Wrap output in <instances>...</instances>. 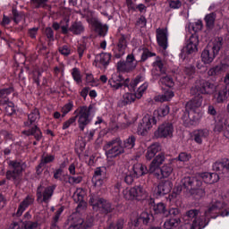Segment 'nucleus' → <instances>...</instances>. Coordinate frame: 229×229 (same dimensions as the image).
<instances>
[{"label":"nucleus","instance_id":"1","mask_svg":"<svg viewBox=\"0 0 229 229\" xmlns=\"http://www.w3.org/2000/svg\"><path fill=\"white\" fill-rule=\"evenodd\" d=\"M214 90V84L205 80H199L191 89V94L195 96L193 99L186 104V110H199L203 103L201 94H210Z\"/></svg>","mask_w":229,"mask_h":229},{"label":"nucleus","instance_id":"2","mask_svg":"<svg viewBox=\"0 0 229 229\" xmlns=\"http://www.w3.org/2000/svg\"><path fill=\"white\" fill-rule=\"evenodd\" d=\"M144 77L138 76L131 82H130V79L123 78V75L119 72H115L111 75V78L108 81V84L110 85L113 90H119L121 87H124V89H128L131 92L135 90V87L139 85L140 81H142Z\"/></svg>","mask_w":229,"mask_h":229},{"label":"nucleus","instance_id":"3","mask_svg":"<svg viewBox=\"0 0 229 229\" xmlns=\"http://www.w3.org/2000/svg\"><path fill=\"white\" fill-rule=\"evenodd\" d=\"M223 47V38H214L208 47L202 51L201 59L204 64H212L214 58L219 55Z\"/></svg>","mask_w":229,"mask_h":229},{"label":"nucleus","instance_id":"4","mask_svg":"<svg viewBox=\"0 0 229 229\" xmlns=\"http://www.w3.org/2000/svg\"><path fill=\"white\" fill-rule=\"evenodd\" d=\"M75 114L76 115L74 117L75 119L78 118L79 128L81 131H83L85 126L90 124L92 117H94V114H96V109H94V106H82L75 111Z\"/></svg>","mask_w":229,"mask_h":229},{"label":"nucleus","instance_id":"5","mask_svg":"<svg viewBox=\"0 0 229 229\" xmlns=\"http://www.w3.org/2000/svg\"><path fill=\"white\" fill-rule=\"evenodd\" d=\"M103 149L106 151V155L108 158H115L124 153L123 141L119 138L106 141Z\"/></svg>","mask_w":229,"mask_h":229},{"label":"nucleus","instance_id":"6","mask_svg":"<svg viewBox=\"0 0 229 229\" xmlns=\"http://www.w3.org/2000/svg\"><path fill=\"white\" fill-rule=\"evenodd\" d=\"M8 165L11 170L6 172V179L7 180H19L21 178V174H22V171L26 169V165L21 161L11 160L8 162Z\"/></svg>","mask_w":229,"mask_h":229},{"label":"nucleus","instance_id":"7","mask_svg":"<svg viewBox=\"0 0 229 229\" xmlns=\"http://www.w3.org/2000/svg\"><path fill=\"white\" fill-rule=\"evenodd\" d=\"M148 89V83H143L136 91L135 94L126 92L125 94L123 95L121 100L119 101L118 105L119 106H126L128 105H131V103L135 102V98L140 99L142 98V94L146 92Z\"/></svg>","mask_w":229,"mask_h":229},{"label":"nucleus","instance_id":"8","mask_svg":"<svg viewBox=\"0 0 229 229\" xmlns=\"http://www.w3.org/2000/svg\"><path fill=\"white\" fill-rule=\"evenodd\" d=\"M89 204L93 207L94 210H100L101 212H104V214L114 212V208L110 202L105 200V199H100L96 195H90Z\"/></svg>","mask_w":229,"mask_h":229},{"label":"nucleus","instance_id":"9","mask_svg":"<svg viewBox=\"0 0 229 229\" xmlns=\"http://www.w3.org/2000/svg\"><path fill=\"white\" fill-rule=\"evenodd\" d=\"M124 199L128 201H133V199H139V198H146L148 193L141 186H135L132 188H126L123 191Z\"/></svg>","mask_w":229,"mask_h":229},{"label":"nucleus","instance_id":"10","mask_svg":"<svg viewBox=\"0 0 229 229\" xmlns=\"http://www.w3.org/2000/svg\"><path fill=\"white\" fill-rule=\"evenodd\" d=\"M54 192V186H46L44 183L40 184L37 190L38 201H39V203H49L51 198H53Z\"/></svg>","mask_w":229,"mask_h":229},{"label":"nucleus","instance_id":"11","mask_svg":"<svg viewBox=\"0 0 229 229\" xmlns=\"http://www.w3.org/2000/svg\"><path fill=\"white\" fill-rule=\"evenodd\" d=\"M153 124H157V121L155 120V117L149 114L145 115L138 125V129H137L138 135H141L142 137H144L145 135H148V131L151 130V128L153 127Z\"/></svg>","mask_w":229,"mask_h":229},{"label":"nucleus","instance_id":"12","mask_svg":"<svg viewBox=\"0 0 229 229\" xmlns=\"http://www.w3.org/2000/svg\"><path fill=\"white\" fill-rule=\"evenodd\" d=\"M137 67V60L133 54H130L126 57V62L120 61L117 63V71L119 72H131Z\"/></svg>","mask_w":229,"mask_h":229},{"label":"nucleus","instance_id":"13","mask_svg":"<svg viewBox=\"0 0 229 229\" xmlns=\"http://www.w3.org/2000/svg\"><path fill=\"white\" fill-rule=\"evenodd\" d=\"M174 131V127H173V123H165L157 128L154 135L157 139H171V137H173Z\"/></svg>","mask_w":229,"mask_h":229},{"label":"nucleus","instance_id":"14","mask_svg":"<svg viewBox=\"0 0 229 229\" xmlns=\"http://www.w3.org/2000/svg\"><path fill=\"white\" fill-rule=\"evenodd\" d=\"M203 182L197 179L196 177L186 176L181 180V187L186 189L190 192L192 189H198L201 187Z\"/></svg>","mask_w":229,"mask_h":229},{"label":"nucleus","instance_id":"15","mask_svg":"<svg viewBox=\"0 0 229 229\" xmlns=\"http://www.w3.org/2000/svg\"><path fill=\"white\" fill-rule=\"evenodd\" d=\"M213 171H216L220 176H229V159H222L213 164Z\"/></svg>","mask_w":229,"mask_h":229},{"label":"nucleus","instance_id":"16","mask_svg":"<svg viewBox=\"0 0 229 229\" xmlns=\"http://www.w3.org/2000/svg\"><path fill=\"white\" fill-rule=\"evenodd\" d=\"M164 162H165V155H164V153L156 156L149 165L148 172L150 174H157V173L160 171V166Z\"/></svg>","mask_w":229,"mask_h":229},{"label":"nucleus","instance_id":"17","mask_svg":"<svg viewBox=\"0 0 229 229\" xmlns=\"http://www.w3.org/2000/svg\"><path fill=\"white\" fill-rule=\"evenodd\" d=\"M126 47H128V36L121 35L115 49V58H121V56H123Z\"/></svg>","mask_w":229,"mask_h":229},{"label":"nucleus","instance_id":"18","mask_svg":"<svg viewBox=\"0 0 229 229\" xmlns=\"http://www.w3.org/2000/svg\"><path fill=\"white\" fill-rule=\"evenodd\" d=\"M198 44H199V39H198V36L191 35L186 42V53H188V55H192V53H196V51H198Z\"/></svg>","mask_w":229,"mask_h":229},{"label":"nucleus","instance_id":"19","mask_svg":"<svg viewBox=\"0 0 229 229\" xmlns=\"http://www.w3.org/2000/svg\"><path fill=\"white\" fill-rule=\"evenodd\" d=\"M89 23L94 28L95 31L101 37H105L108 31V27L100 23L99 20L92 18L89 20Z\"/></svg>","mask_w":229,"mask_h":229},{"label":"nucleus","instance_id":"20","mask_svg":"<svg viewBox=\"0 0 229 229\" xmlns=\"http://www.w3.org/2000/svg\"><path fill=\"white\" fill-rule=\"evenodd\" d=\"M214 99L216 103H225L226 99H228V87L222 86L219 89H217L214 94Z\"/></svg>","mask_w":229,"mask_h":229},{"label":"nucleus","instance_id":"21","mask_svg":"<svg viewBox=\"0 0 229 229\" xmlns=\"http://www.w3.org/2000/svg\"><path fill=\"white\" fill-rule=\"evenodd\" d=\"M156 33L158 46L165 49L167 47V29H157Z\"/></svg>","mask_w":229,"mask_h":229},{"label":"nucleus","instance_id":"22","mask_svg":"<svg viewBox=\"0 0 229 229\" xmlns=\"http://www.w3.org/2000/svg\"><path fill=\"white\" fill-rule=\"evenodd\" d=\"M188 117L190 119V124L196 126L201 121V117H203V111L201 109L190 110L188 111Z\"/></svg>","mask_w":229,"mask_h":229},{"label":"nucleus","instance_id":"23","mask_svg":"<svg viewBox=\"0 0 229 229\" xmlns=\"http://www.w3.org/2000/svg\"><path fill=\"white\" fill-rule=\"evenodd\" d=\"M156 178H169L173 174V166L171 165L165 164L162 167H159V171L157 174H152Z\"/></svg>","mask_w":229,"mask_h":229},{"label":"nucleus","instance_id":"24","mask_svg":"<svg viewBox=\"0 0 229 229\" xmlns=\"http://www.w3.org/2000/svg\"><path fill=\"white\" fill-rule=\"evenodd\" d=\"M35 198L31 195H28L20 204L16 215L19 216H22L24 210H26L30 205H33Z\"/></svg>","mask_w":229,"mask_h":229},{"label":"nucleus","instance_id":"25","mask_svg":"<svg viewBox=\"0 0 229 229\" xmlns=\"http://www.w3.org/2000/svg\"><path fill=\"white\" fill-rule=\"evenodd\" d=\"M83 196H85V191L81 188H78L73 193V200L75 201V203H79L77 208H81V207L85 208V207L87 206V204L83 201Z\"/></svg>","mask_w":229,"mask_h":229},{"label":"nucleus","instance_id":"26","mask_svg":"<svg viewBox=\"0 0 229 229\" xmlns=\"http://www.w3.org/2000/svg\"><path fill=\"white\" fill-rule=\"evenodd\" d=\"M210 132L207 129L197 130L193 133V139L197 144H203V140L208 137Z\"/></svg>","mask_w":229,"mask_h":229},{"label":"nucleus","instance_id":"27","mask_svg":"<svg viewBox=\"0 0 229 229\" xmlns=\"http://www.w3.org/2000/svg\"><path fill=\"white\" fill-rule=\"evenodd\" d=\"M173 184H171V182H163L158 184L157 189V194H158V196H165V194H169V192H171Z\"/></svg>","mask_w":229,"mask_h":229},{"label":"nucleus","instance_id":"28","mask_svg":"<svg viewBox=\"0 0 229 229\" xmlns=\"http://www.w3.org/2000/svg\"><path fill=\"white\" fill-rule=\"evenodd\" d=\"M158 151H162V147H160V144L154 143L150 145L146 153V158L147 160H151L152 158H155V155L158 153Z\"/></svg>","mask_w":229,"mask_h":229},{"label":"nucleus","instance_id":"29","mask_svg":"<svg viewBox=\"0 0 229 229\" xmlns=\"http://www.w3.org/2000/svg\"><path fill=\"white\" fill-rule=\"evenodd\" d=\"M39 119H40V113L38 112V109H34L28 115V121L25 122V126H30V124H37Z\"/></svg>","mask_w":229,"mask_h":229},{"label":"nucleus","instance_id":"30","mask_svg":"<svg viewBox=\"0 0 229 229\" xmlns=\"http://www.w3.org/2000/svg\"><path fill=\"white\" fill-rule=\"evenodd\" d=\"M132 171H133V174H134V176H136V178H139V176H144V174H148V168L140 163H136L132 166Z\"/></svg>","mask_w":229,"mask_h":229},{"label":"nucleus","instance_id":"31","mask_svg":"<svg viewBox=\"0 0 229 229\" xmlns=\"http://www.w3.org/2000/svg\"><path fill=\"white\" fill-rule=\"evenodd\" d=\"M55 157L53 155L49 154H43L41 157V162L37 167V173H42V167L46 165V164H51V162H54Z\"/></svg>","mask_w":229,"mask_h":229},{"label":"nucleus","instance_id":"32","mask_svg":"<svg viewBox=\"0 0 229 229\" xmlns=\"http://www.w3.org/2000/svg\"><path fill=\"white\" fill-rule=\"evenodd\" d=\"M229 65L226 64H222L220 65H217L216 67H213L208 71V74L209 76H217V74H221V72L226 71L228 69Z\"/></svg>","mask_w":229,"mask_h":229},{"label":"nucleus","instance_id":"33","mask_svg":"<svg viewBox=\"0 0 229 229\" xmlns=\"http://www.w3.org/2000/svg\"><path fill=\"white\" fill-rule=\"evenodd\" d=\"M174 98V93L172 90H167L162 95H157L154 98V100L157 103H164V101H169Z\"/></svg>","mask_w":229,"mask_h":229},{"label":"nucleus","instance_id":"34","mask_svg":"<svg viewBox=\"0 0 229 229\" xmlns=\"http://www.w3.org/2000/svg\"><path fill=\"white\" fill-rule=\"evenodd\" d=\"M69 30L74 35H81L85 31V27H83V23L81 21H76L72 24Z\"/></svg>","mask_w":229,"mask_h":229},{"label":"nucleus","instance_id":"35","mask_svg":"<svg viewBox=\"0 0 229 229\" xmlns=\"http://www.w3.org/2000/svg\"><path fill=\"white\" fill-rule=\"evenodd\" d=\"M111 55L108 53H102L96 56L95 62L100 64V65H106L110 64Z\"/></svg>","mask_w":229,"mask_h":229},{"label":"nucleus","instance_id":"36","mask_svg":"<svg viewBox=\"0 0 229 229\" xmlns=\"http://www.w3.org/2000/svg\"><path fill=\"white\" fill-rule=\"evenodd\" d=\"M22 133H24V135H33L36 140H40V139H42V131L37 126L29 131H23Z\"/></svg>","mask_w":229,"mask_h":229},{"label":"nucleus","instance_id":"37","mask_svg":"<svg viewBox=\"0 0 229 229\" xmlns=\"http://www.w3.org/2000/svg\"><path fill=\"white\" fill-rule=\"evenodd\" d=\"M182 223V220L180 218H171L165 222L164 227L165 229H174L176 228Z\"/></svg>","mask_w":229,"mask_h":229},{"label":"nucleus","instance_id":"38","mask_svg":"<svg viewBox=\"0 0 229 229\" xmlns=\"http://www.w3.org/2000/svg\"><path fill=\"white\" fill-rule=\"evenodd\" d=\"M12 92V89H1L0 90V105H7L9 99L8 95H10Z\"/></svg>","mask_w":229,"mask_h":229},{"label":"nucleus","instance_id":"39","mask_svg":"<svg viewBox=\"0 0 229 229\" xmlns=\"http://www.w3.org/2000/svg\"><path fill=\"white\" fill-rule=\"evenodd\" d=\"M93 178H104L106 179V167L100 166L95 169Z\"/></svg>","mask_w":229,"mask_h":229},{"label":"nucleus","instance_id":"40","mask_svg":"<svg viewBox=\"0 0 229 229\" xmlns=\"http://www.w3.org/2000/svg\"><path fill=\"white\" fill-rule=\"evenodd\" d=\"M190 194H191V196H194L196 199H199L203 198V196H205V190L201 187H197L196 189H192L190 191Z\"/></svg>","mask_w":229,"mask_h":229},{"label":"nucleus","instance_id":"41","mask_svg":"<svg viewBox=\"0 0 229 229\" xmlns=\"http://www.w3.org/2000/svg\"><path fill=\"white\" fill-rule=\"evenodd\" d=\"M160 83L161 85H165V87H174V81H173V78L171 76H163L160 78Z\"/></svg>","mask_w":229,"mask_h":229},{"label":"nucleus","instance_id":"42","mask_svg":"<svg viewBox=\"0 0 229 229\" xmlns=\"http://www.w3.org/2000/svg\"><path fill=\"white\" fill-rule=\"evenodd\" d=\"M135 146V137L131 136L128 139H126L123 142V149H131Z\"/></svg>","mask_w":229,"mask_h":229},{"label":"nucleus","instance_id":"43","mask_svg":"<svg viewBox=\"0 0 229 229\" xmlns=\"http://www.w3.org/2000/svg\"><path fill=\"white\" fill-rule=\"evenodd\" d=\"M22 228L23 229H37V228H38V222L26 220L22 223Z\"/></svg>","mask_w":229,"mask_h":229},{"label":"nucleus","instance_id":"44","mask_svg":"<svg viewBox=\"0 0 229 229\" xmlns=\"http://www.w3.org/2000/svg\"><path fill=\"white\" fill-rule=\"evenodd\" d=\"M205 22L208 28H212L214 26V22H216V13H211L205 16Z\"/></svg>","mask_w":229,"mask_h":229},{"label":"nucleus","instance_id":"45","mask_svg":"<svg viewBox=\"0 0 229 229\" xmlns=\"http://www.w3.org/2000/svg\"><path fill=\"white\" fill-rule=\"evenodd\" d=\"M72 76L78 85L81 83V73L80 72V70L78 68L72 69Z\"/></svg>","mask_w":229,"mask_h":229},{"label":"nucleus","instance_id":"46","mask_svg":"<svg viewBox=\"0 0 229 229\" xmlns=\"http://www.w3.org/2000/svg\"><path fill=\"white\" fill-rule=\"evenodd\" d=\"M151 217H153V215L145 211L140 214V221H142L144 225H148Z\"/></svg>","mask_w":229,"mask_h":229},{"label":"nucleus","instance_id":"47","mask_svg":"<svg viewBox=\"0 0 229 229\" xmlns=\"http://www.w3.org/2000/svg\"><path fill=\"white\" fill-rule=\"evenodd\" d=\"M155 114H157L159 117H165V115L169 114V107L167 106H164L163 107H160L155 111Z\"/></svg>","mask_w":229,"mask_h":229},{"label":"nucleus","instance_id":"48","mask_svg":"<svg viewBox=\"0 0 229 229\" xmlns=\"http://www.w3.org/2000/svg\"><path fill=\"white\" fill-rule=\"evenodd\" d=\"M153 66L157 69V71H159L160 72H165V69H164V63H162L160 58H157L156 62L153 63Z\"/></svg>","mask_w":229,"mask_h":229},{"label":"nucleus","instance_id":"49","mask_svg":"<svg viewBox=\"0 0 229 229\" xmlns=\"http://www.w3.org/2000/svg\"><path fill=\"white\" fill-rule=\"evenodd\" d=\"M210 178H211L210 173H202V174H199L198 180H199V182L203 180L205 183H210Z\"/></svg>","mask_w":229,"mask_h":229},{"label":"nucleus","instance_id":"50","mask_svg":"<svg viewBox=\"0 0 229 229\" xmlns=\"http://www.w3.org/2000/svg\"><path fill=\"white\" fill-rule=\"evenodd\" d=\"M83 180V177L81 176H70L68 177V182L71 183V185H74L77 183H81Z\"/></svg>","mask_w":229,"mask_h":229},{"label":"nucleus","instance_id":"51","mask_svg":"<svg viewBox=\"0 0 229 229\" xmlns=\"http://www.w3.org/2000/svg\"><path fill=\"white\" fill-rule=\"evenodd\" d=\"M105 178L100 177H93L92 178V183L94 184V187H103V183H105Z\"/></svg>","mask_w":229,"mask_h":229},{"label":"nucleus","instance_id":"52","mask_svg":"<svg viewBox=\"0 0 229 229\" xmlns=\"http://www.w3.org/2000/svg\"><path fill=\"white\" fill-rule=\"evenodd\" d=\"M169 6L173 10H178L179 8H182V1H180V0H170L169 1Z\"/></svg>","mask_w":229,"mask_h":229},{"label":"nucleus","instance_id":"53","mask_svg":"<svg viewBox=\"0 0 229 229\" xmlns=\"http://www.w3.org/2000/svg\"><path fill=\"white\" fill-rule=\"evenodd\" d=\"M191 158V154L185 153V152H182L179 154L178 156V160L180 162H189Z\"/></svg>","mask_w":229,"mask_h":229},{"label":"nucleus","instance_id":"54","mask_svg":"<svg viewBox=\"0 0 229 229\" xmlns=\"http://www.w3.org/2000/svg\"><path fill=\"white\" fill-rule=\"evenodd\" d=\"M154 210L156 214H165V205L164 203H158L155 206Z\"/></svg>","mask_w":229,"mask_h":229},{"label":"nucleus","instance_id":"55","mask_svg":"<svg viewBox=\"0 0 229 229\" xmlns=\"http://www.w3.org/2000/svg\"><path fill=\"white\" fill-rule=\"evenodd\" d=\"M63 212H64V209L62 208H60L56 211L55 215L53 217L51 226H53V225H56L58 223V221H60V216H62Z\"/></svg>","mask_w":229,"mask_h":229},{"label":"nucleus","instance_id":"56","mask_svg":"<svg viewBox=\"0 0 229 229\" xmlns=\"http://www.w3.org/2000/svg\"><path fill=\"white\" fill-rule=\"evenodd\" d=\"M134 178H137L134 174H132L131 173H127L124 177V182L127 183V185H131L133 183Z\"/></svg>","mask_w":229,"mask_h":229},{"label":"nucleus","instance_id":"57","mask_svg":"<svg viewBox=\"0 0 229 229\" xmlns=\"http://www.w3.org/2000/svg\"><path fill=\"white\" fill-rule=\"evenodd\" d=\"M59 52L61 53V55H64V56H68V55H71V48L69 47V46L64 45L59 47Z\"/></svg>","mask_w":229,"mask_h":229},{"label":"nucleus","instance_id":"58","mask_svg":"<svg viewBox=\"0 0 229 229\" xmlns=\"http://www.w3.org/2000/svg\"><path fill=\"white\" fill-rule=\"evenodd\" d=\"M71 110H72V103H68V104L64 105V107L62 108L63 117L64 115H67V114H69V112H71Z\"/></svg>","mask_w":229,"mask_h":229},{"label":"nucleus","instance_id":"59","mask_svg":"<svg viewBox=\"0 0 229 229\" xmlns=\"http://www.w3.org/2000/svg\"><path fill=\"white\" fill-rule=\"evenodd\" d=\"M4 109L8 115H12L15 113V108H13V103L12 102H9L8 105L5 106Z\"/></svg>","mask_w":229,"mask_h":229},{"label":"nucleus","instance_id":"60","mask_svg":"<svg viewBox=\"0 0 229 229\" xmlns=\"http://www.w3.org/2000/svg\"><path fill=\"white\" fill-rule=\"evenodd\" d=\"M76 123V117H72L68 121L64 122L63 124V130H67L72 124H74Z\"/></svg>","mask_w":229,"mask_h":229},{"label":"nucleus","instance_id":"61","mask_svg":"<svg viewBox=\"0 0 229 229\" xmlns=\"http://www.w3.org/2000/svg\"><path fill=\"white\" fill-rule=\"evenodd\" d=\"M81 225H83V219L80 218L77 223H73L72 224L68 229H81Z\"/></svg>","mask_w":229,"mask_h":229},{"label":"nucleus","instance_id":"62","mask_svg":"<svg viewBox=\"0 0 229 229\" xmlns=\"http://www.w3.org/2000/svg\"><path fill=\"white\" fill-rule=\"evenodd\" d=\"M202 28H203V23L200 21H196L193 24V30H195V32L201 31Z\"/></svg>","mask_w":229,"mask_h":229},{"label":"nucleus","instance_id":"63","mask_svg":"<svg viewBox=\"0 0 229 229\" xmlns=\"http://www.w3.org/2000/svg\"><path fill=\"white\" fill-rule=\"evenodd\" d=\"M146 18L144 16H141L138 21H137V26H140V28H146Z\"/></svg>","mask_w":229,"mask_h":229},{"label":"nucleus","instance_id":"64","mask_svg":"<svg viewBox=\"0 0 229 229\" xmlns=\"http://www.w3.org/2000/svg\"><path fill=\"white\" fill-rule=\"evenodd\" d=\"M209 178H210V182H209L210 184L216 183V182H219V174L216 173L211 174V177Z\"/></svg>","mask_w":229,"mask_h":229}]
</instances>
